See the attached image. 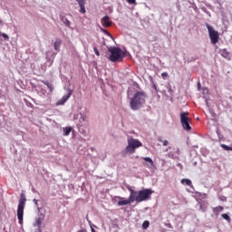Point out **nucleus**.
I'll use <instances>...</instances> for the list:
<instances>
[{"label":"nucleus","mask_w":232,"mask_h":232,"mask_svg":"<svg viewBox=\"0 0 232 232\" xmlns=\"http://www.w3.org/2000/svg\"><path fill=\"white\" fill-rule=\"evenodd\" d=\"M128 191L130 193V198L134 200V202H144V200H150L151 195H153V190L150 188H144L140 191H136L131 188V186H126Z\"/></svg>","instance_id":"nucleus-1"},{"label":"nucleus","mask_w":232,"mask_h":232,"mask_svg":"<svg viewBox=\"0 0 232 232\" xmlns=\"http://www.w3.org/2000/svg\"><path fill=\"white\" fill-rule=\"evenodd\" d=\"M146 92H137L134 96L131 98L130 106L131 110L137 111L142 108V105L146 102Z\"/></svg>","instance_id":"nucleus-2"},{"label":"nucleus","mask_w":232,"mask_h":232,"mask_svg":"<svg viewBox=\"0 0 232 232\" xmlns=\"http://www.w3.org/2000/svg\"><path fill=\"white\" fill-rule=\"evenodd\" d=\"M109 52L111 53L109 60L111 63H122V60L126 57V53L119 47L109 49Z\"/></svg>","instance_id":"nucleus-3"},{"label":"nucleus","mask_w":232,"mask_h":232,"mask_svg":"<svg viewBox=\"0 0 232 232\" xmlns=\"http://www.w3.org/2000/svg\"><path fill=\"white\" fill-rule=\"evenodd\" d=\"M24 206H26V196L24 194L20 195V199L17 208V218L21 226H23V217L24 215Z\"/></svg>","instance_id":"nucleus-4"},{"label":"nucleus","mask_w":232,"mask_h":232,"mask_svg":"<svg viewBox=\"0 0 232 232\" xmlns=\"http://www.w3.org/2000/svg\"><path fill=\"white\" fill-rule=\"evenodd\" d=\"M141 146L142 142H140V140L130 138L128 140V146L126 147L125 150L127 153L133 155V153H135V150L137 148H141Z\"/></svg>","instance_id":"nucleus-5"},{"label":"nucleus","mask_w":232,"mask_h":232,"mask_svg":"<svg viewBox=\"0 0 232 232\" xmlns=\"http://www.w3.org/2000/svg\"><path fill=\"white\" fill-rule=\"evenodd\" d=\"M206 26L208 30V35L212 44H217L218 43V39H220V35L218 34V31H216L213 26L209 24H206Z\"/></svg>","instance_id":"nucleus-6"},{"label":"nucleus","mask_w":232,"mask_h":232,"mask_svg":"<svg viewBox=\"0 0 232 232\" xmlns=\"http://www.w3.org/2000/svg\"><path fill=\"white\" fill-rule=\"evenodd\" d=\"M189 112H181L180 113V122L182 127L187 130L189 131L191 130V126L189 125Z\"/></svg>","instance_id":"nucleus-7"},{"label":"nucleus","mask_w":232,"mask_h":232,"mask_svg":"<svg viewBox=\"0 0 232 232\" xmlns=\"http://www.w3.org/2000/svg\"><path fill=\"white\" fill-rule=\"evenodd\" d=\"M72 89H67V94L62 97V99L57 102L56 105L63 106V104H64L68 101V99L72 97Z\"/></svg>","instance_id":"nucleus-8"},{"label":"nucleus","mask_w":232,"mask_h":232,"mask_svg":"<svg viewBox=\"0 0 232 232\" xmlns=\"http://www.w3.org/2000/svg\"><path fill=\"white\" fill-rule=\"evenodd\" d=\"M102 23L104 28H110L111 26V21H110V16L105 15L104 17L102 18Z\"/></svg>","instance_id":"nucleus-9"},{"label":"nucleus","mask_w":232,"mask_h":232,"mask_svg":"<svg viewBox=\"0 0 232 232\" xmlns=\"http://www.w3.org/2000/svg\"><path fill=\"white\" fill-rule=\"evenodd\" d=\"M44 220V214H40L39 217L35 219L34 224V227H41L43 226V221Z\"/></svg>","instance_id":"nucleus-10"},{"label":"nucleus","mask_w":232,"mask_h":232,"mask_svg":"<svg viewBox=\"0 0 232 232\" xmlns=\"http://www.w3.org/2000/svg\"><path fill=\"white\" fill-rule=\"evenodd\" d=\"M131 202H134V200L131 198V193H130L129 198L119 201L118 206H128L129 204H131Z\"/></svg>","instance_id":"nucleus-11"},{"label":"nucleus","mask_w":232,"mask_h":232,"mask_svg":"<svg viewBox=\"0 0 232 232\" xmlns=\"http://www.w3.org/2000/svg\"><path fill=\"white\" fill-rule=\"evenodd\" d=\"M61 44H63V40H61V38H57L54 42V50L56 52H59Z\"/></svg>","instance_id":"nucleus-12"},{"label":"nucleus","mask_w":232,"mask_h":232,"mask_svg":"<svg viewBox=\"0 0 232 232\" xmlns=\"http://www.w3.org/2000/svg\"><path fill=\"white\" fill-rule=\"evenodd\" d=\"M61 21L63 22V24H65V26H67L68 28H70L72 22H70V20H68V18H66V16H60Z\"/></svg>","instance_id":"nucleus-13"},{"label":"nucleus","mask_w":232,"mask_h":232,"mask_svg":"<svg viewBox=\"0 0 232 232\" xmlns=\"http://www.w3.org/2000/svg\"><path fill=\"white\" fill-rule=\"evenodd\" d=\"M219 53L225 59H227V57H229V52H227L226 49H220Z\"/></svg>","instance_id":"nucleus-14"},{"label":"nucleus","mask_w":232,"mask_h":232,"mask_svg":"<svg viewBox=\"0 0 232 232\" xmlns=\"http://www.w3.org/2000/svg\"><path fill=\"white\" fill-rule=\"evenodd\" d=\"M143 160H145V162L147 163L148 168H153V160H151V158H143Z\"/></svg>","instance_id":"nucleus-15"},{"label":"nucleus","mask_w":232,"mask_h":232,"mask_svg":"<svg viewBox=\"0 0 232 232\" xmlns=\"http://www.w3.org/2000/svg\"><path fill=\"white\" fill-rule=\"evenodd\" d=\"M72 127H65L63 128V135L64 137H68V135H70V133H72Z\"/></svg>","instance_id":"nucleus-16"},{"label":"nucleus","mask_w":232,"mask_h":232,"mask_svg":"<svg viewBox=\"0 0 232 232\" xmlns=\"http://www.w3.org/2000/svg\"><path fill=\"white\" fill-rule=\"evenodd\" d=\"M158 141L159 142H162L163 146H168V144H169V142L168 141V140H162V137H158Z\"/></svg>","instance_id":"nucleus-17"},{"label":"nucleus","mask_w":232,"mask_h":232,"mask_svg":"<svg viewBox=\"0 0 232 232\" xmlns=\"http://www.w3.org/2000/svg\"><path fill=\"white\" fill-rule=\"evenodd\" d=\"M214 213H220V211H224V207L218 206L213 208Z\"/></svg>","instance_id":"nucleus-18"},{"label":"nucleus","mask_w":232,"mask_h":232,"mask_svg":"<svg viewBox=\"0 0 232 232\" xmlns=\"http://www.w3.org/2000/svg\"><path fill=\"white\" fill-rule=\"evenodd\" d=\"M181 184H186L187 186H192V182L190 179H181Z\"/></svg>","instance_id":"nucleus-19"},{"label":"nucleus","mask_w":232,"mask_h":232,"mask_svg":"<svg viewBox=\"0 0 232 232\" xmlns=\"http://www.w3.org/2000/svg\"><path fill=\"white\" fill-rule=\"evenodd\" d=\"M44 84L47 86V88L50 90V92H53V85L48 82H44Z\"/></svg>","instance_id":"nucleus-20"},{"label":"nucleus","mask_w":232,"mask_h":232,"mask_svg":"<svg viewBox=\"0 0 232 232\" xmlns=\"http://www.w3.org/2000/svg\"><path fill=\"white\" fill-rule=\"evenodd\" d=\"M221 148H223V150H225L226 151H232V146L229 147L226 144H221Z\"/></svg>","instance_id":"nucleus-21"},{"label":"nucleus","mask_w":232,"mask_h":232,"mask_svg":"<svg viewBox=\"0 0 232 232\" xmlns=\"http://www.w3.org/2000/svg\"><path fill=\"white\" fill-rule=\"evenodd\" d=\"M148 227H150V221L146 220L142 224V229H147Z\"/></svg>","instance_id":"nucleus-22"},{"label":"nucleus","mask_w":232,"mask_h":232,"mask_svg":"<svg viewBox=\"0 0 232 232\" xmlns=\"http://www.w3.org/2000/svg\"><path fill=\"white\" fill-rule=\"evenodd\" d=\"M168 92L169 93H170V95H173V93H175V90L171 88V84H168Z\"/></svg>","instance_id":"nucleus-23"},{"label":"nucleus","mask_w":232,"mask_h":232,"mask_svg":"<svg viewBox=\"0 0 232 232\" xmlns=\"http://www.w3.org/2000/svg\"><path fill=\"white\" fill-rule=\"evenodd\" d=\"M222 218H224L225 220H227V222H231V218H229V216L227 214H222Z\"/></svg>","instance_id":"nucleus-24"},{"label":"nucleus","mask_w":232,"mask_h":232,"mask_svg":"<svg viewBox=\"0 0 232 232\" xmlns=\"http://www.w3.org/2000/svg\"><path fill=\"white\" fill-rule=\"evenodd\" d=\"M80 122H86V114H81Z\"/></svg>","instance_id":"nucleus-25"},{"label":"nucleus","mask_w":232,"mask_h":232,"mask_svg":"<svg viewBox=\"0 0 232 232\" xmlns=\"http://www.w3.org/2000/svg\"><path fill=\"white\" fill-rule=\"evenodd\" d=\"M80 13L86 14V8L84 7V5H80Z\"/></svg>","instance_id":"nucleus-26"},{"label":"nucleus","mask_w":232,"mask_h":232,"mask_svg":"<svg viewBox=\"0 0 232 232\" xmlns=\"http://www.w3.org/2000/svg\"><path fill=\"white\" fill-rule=\"evenodd\" d=\"M2 37H4L5 41H9L10 37L8 36V34L3 33L2 34Z\"/></svg>","instance_id":"nucleus-27"},{"label":"nucleus","mask_w":232,"mask_h":232,"mask_svg":"<svg viewBox=\"0 0 232 232\" xmlns=\"http://www.w3.org/2000/svg\"><path fill=\"white\" fill-rule=\"evenodd\" d=\"M76 1L79 4V6H81L82 5H86V2L84 0H76Z\"/></svg>","instance_id":"nucleus-28"},{"label":"nucleus","mask_w":232,"mask_h":232,"mask_svg":"<svg viewBox=\"0 0 232 232\" xmlns=\"http://www.w3.org/2000/svg\"><path fill=\"white\" fill-rule=\"evenodd\" d=\"M93 51L94 53H96V55L99 57V55H101V53H99V49H97V47H93Z\"/></svg>","instance_id":"nucleus-29"},{"label":"nucleus","mask_w":232,"mask_h":232,"mask_svg":"<svg viewBox=\"0 0 232 232\" xmlns=\"http://www.w3.org/2000/svg\"><path fill=\"white\" fill-rule=\"evenodd\" d=\"M127 3H129V5H135L137 2L135 0H127Z\"/></svg>","instance_id":"nucleus-30"},{"label":"nucleus","mask_w":232,"mask_h":232,"mask_svg":"<svg viewBox=\"0 0 232 232\" xmlns=\"http://www.w3.org/2000/svg\"><path fill=\"white\" fill-rule=\"evenodd\" d=\"M161 77H162L163 79H166V78L168 77V72H162V73H161Z\"/></svg>","instance_id":"nucleus-31"},{"label":"nucleus","mask_w":232,"mask_h":232,"mask_svg":"<svg viewBox=\"0 0 232 232\" xmlns=\"http://www.w3.org/2000/svg\"><path fill=\"white\" fill-rule=\"evenodd\" d=\"M102 32H103V34H107V35H110V33L106 29H102Z\"/></svg>","instance_id":"nucleus-32"},{"label":"nucleus","mask_w":232,"mask_h":232,"mask_svg":"<svg viewBox=\"0 0 232 232\" xmlns=\"http://www.w3.org/2000/svg\"><path fill=\"white\" fill-rule=\"evenodd\" d=\"M77 232H88V230H86V228H82V229L78 230Z\"/></svg>","instance_id":"nucleus-33"},{"label":"nucleus","mask_w":232,"mask_h":232,"mask_svg":"<svg viewBox=\"0 0 232 232\" xmlns=\"http://www.w3.org/2000/svg\"><path fill=\"white\" fill-rule=\"evenodd\" d=\"M33 202L35 204V206H38V201H37V199H34Z\"/></svg>","instance_id":"nucleus-34"},{"label":"nucleus","mask_w":232,"mask_h":232,"mask_svg":"<svg viewBox=\"0 0 232 232\" xmlns=\"http://www.w3.org/2000/svg\"><path fill=\"white\" fill-rule=\"evenodd\" d=\"M117 198H120V200H124V198H121V197H117Z\"/></svg>","instance_id":"nucleus-35"},{"label":"nucleus","mask_w":232,"mask_h":232,"mask_svg":"<svg viewBox=\"0 0 232 232\" xmlns=\"http://www.w3.org/2000/svg\"><path fill=\"white\" fill-rule=\"evenodd\" d=\"M92 232H96V231H95V228H92Z\"/></svg>","instance_id":"nucleus-36"},{"label":"nucleus","mask_w":232,"mask_h":232,"mask_svg":"<svg viewBox=\"0 0 232 232\" xmlns=\"http://www.w3.org/2000/svg\"><path fill=\"white\" fill-rule=\"evenodd\" d=\"M3 24V21L0 19V25Z\"/></svg>","instance_id":"nucleus-37"},{"label":"nucleus","mask_w":232,"mask_h":232,"mask_svg":"<svg viewBox=\"0 0 232 232\" xmlns=\"http://www.w3.org/2000/svg\"><path fill=\"white\" fill-rule=\"evenodd\" d=\"M168 227H171V224H169Z\"/></svg>","instance_id":"nucleus-38"},{"label":"nucleus","mask_w":232,"mask_h":232,"mask_svg":"<svg viewBox=\"0 0 232 232\" xmlns=\"http://www.w3.org/2000/svg\"><path fill=\"white\" fill-rule=\"evenodd\" d=\"M1 35L3 36V34L0 32V37H1Z\"/></svg>","instance_id":"nucleus-39"}]
</instances>
